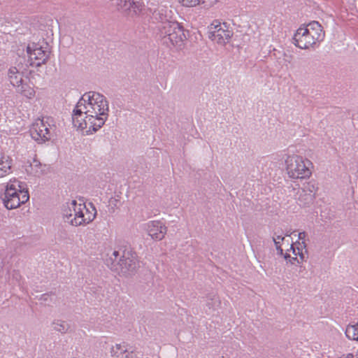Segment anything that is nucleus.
<instances>
[{
    "instance_id": "nucleus-1",
    "label": "nucleus",
    "mask_w": 358,
    "mask_h": 358,
    "mask_svg": "<svg viewBox=\"0 0 358 358\" xmlns=\"http://www.w3.org/2000/svg\"><path fill=\"white\" fill-rule=\"evenodd\" d=\"M109 104L103 94L90 91L85 93L77 102L73 113L72 122L75 127L87 132L96 131L108 117Z\"/></svg>"
},
{
    "instance_id": "nucleus-2",
    "label": "nucleus",
    "mask_w": 358,
    "mask_h": 358,
    "mask_svg": "<svg viewBox=\"0 0 358 358\" xmlns=\"http://www.w3.org/2000/svg\"><path fill=\"white\" fill-rule=\"evenodd\" d=\"M105 264L111 271L122 275L134 273L138 267L136 253L127 250L122 252L114 250L108 253Z\"/></svg>"
},
{
    "instance_id": "nucleus-3",
    "label": "nucleus",
    "mask_w": 358,
    "mask_h": 358,
    "mask_svg": "<svg viewBox=\"0 0 358 358\" xmlns=\"http://www.w3.org/2000/svg\"><path fill=\"white\" fill-rule=\"evenodd\" d=\"M162 43L168 48L182 49L186 40L184 29L178 22H164L158 26Z\"/></svg>"
},
{
    "instance_id": "nucleus-4",
    "label": "nucleus",
    "mask_w": 358,
    "mask_h": 358,
    "mask_svg": "<svg viewBox=\"0 0 358 358\" xmlns=\"http://www.w3.org/2000/svg\"><path fill=\"white\" fill-rule=\"evenodd\" d=\"M3 202L7 209L19 207L29 199L26 184L17 179L10 180L6 185Z\"/></svg>"
},
{
    "instance_id": "nucleus-5",
    "label": "nucleus",
    "mask_w": 358,
    "mask_h": 358,
    "mask_svg": "<svg viewBox=\"0 0 358 358\" xmlns=\"http://www.w3.org/2000/svg\"><path fill=\"white\" fill-rule=\"evenodd\" d=\"M310 161L296 155H288L285 159L286 170L292 178H306L311 175Z\"/></svg>"
},
{
    "instance_id": "nucleus-6",
    "label": "nucleus",
    "mask_w": 358,
    "mask_h": 358,
    "mask_svg": "<svg viewBox=\"0 0 358 358\" xmlns=\"http://www.w3.org/2000/svg\"><path fill=\"white\" fill-rule=\"evenodd\" d=\"M56 129L54 120L50 117L37 120L30 129L31 138L38 143L50 140Z\"/></svg>"
},
{
    "instance_id": "nucleus-7",
    "label": "nucleus",
    "mask_w": 358,
    "mask_h": 358,
    "mask_svg": "<svg viewBox=\"0 0 358 358\" xmlns=\"http://www.w3.org/2000/svg\"><path fill=\"white\" fill-rule=\"evenodd\" d=\"M82 210H85V203H78L76 200L66 202L62 208V216L64 222L72 226H80V217L83 215Z\"/></svg>"
},
{
    "instance_id": "nucleus-8",
    "label": "nucleus",
    "mask_w": 358,
    "mask_h": 358,
    "mask_svg": "<svg viewBox=\"0 0 358 358\" xmlns=\"http://www.w3.org/2000/svg\"><path fill=\"white\" fill-rule=\"evenodd\" d=\"M27 52L31 66H39L45 64L49 58L50 52L47 44L45 47H43L40 44L33 43L28 45Z\"/></svg>"
},
{
    "instance_id": "nucleus-9",
    "label": "nucleus",
    "mask_w": 358,
    "mask_h": 358,
    "mask_svg": "<svg viewBox=\"0 0 358 358\" xmlns=\"http://www.w3.org/2000/svg\"><path fill=\"white\" fill-rule=\"evenodd\" d=\"M232 36L233 32L227 29L224 23L222 25L220 23L216 24L213 23L209 27L208 38L219 45H226Z\"/></svg>"
},
{
    "instance_id": "nucleus-10",
    "label": "nucleus",
    "mask_w": 358,
    "mask_h": 358,
    "mask_svg": "<svg viewBox=\"0 0 358 358\" xmlns=\"http://www.w3.org/2000/svg\"><path fill=\"white\" fill-rule=\"evenodd\" d=\"M146 230L152 238L160 241L164 238L167 227L159 220H152L147 223Z\"/></svg>"
},
{
    "instance_id": "nucleus-11",
    "label": "nucleus",
    "mask_w": 358,
    "mask_h": 358,
    "mask_svg": "<svg viewBox=\"0 0 358 358\" xmlns=\"http://www.w3.org/2000/svg\"><path fill=\"white\" fill-rule=\"evenodd\" d=\"M303 27H299L295 33L293 41L294 44L301 49H308L313 47L316 42L310 37V34L303 33Z\"/></svg>"
},
{
    "instance_id": "nucleus-12",
    "label": "nucleus",
    "mask_w": 358,
    "mask_h": 358,
    "mask_svg": "<svg viewBox=\"0 0 358 358\" xmlns=\"http://www.w3.org/2000/svg\"><path fill=\"white\" fill-rule=\"evenodd\" d=\"M303 33L310 34L311 38L317 43L324 39V32L322 26L318 22L313 21L310 22L306 27H303Z\"/></svg>"
},
{
    "instance_id": "nucleus-13",
    "label": "nucleus",
    "mask_w": 358,
    "mask_h": 358,
    "mask_svg": "<svg viewBox=\"0 0 358 358\" xmlns=\"http://www.w3.org/2000/svg\"><path fill=\"white\" fill-rule=\"evenodd\" d=\"M83 215H80V220L81 225H86L92 222L96 217V210L94 206L90 203L88 206L85 204V210H82Z\"/></svg>"
},
{
    "instance_id": "nucleus-14",
    "label": "nucleus",
    "mask_w": 358,
    "mask_h": 358,
    "mask_svg": "<svg viewBox=\"0 0 358 358\" xmlns=\"http://www.w3.org/2000/svg\"><path fill=\"white\" fill-rule=\"evenodd\" d=\"M171 11L168 9L166 6H159L153 12V17L159 21L160 24H163L164 22H172L169 20L171 17Z\"/></svg>"
},
{
    "instance_id": "nucleus-15",
    "label": "nucleus",
    "mask_w": 358,
    "mask_h": 358,
    "mask_svg": "<svg viewBox=\"0 0 358 358\" xmlns=\"http://www.w3.org/2000/svg\"><path fill=\"white\" fill-rule=\"evenodd\" d=\"M111 355L115 358H132L133 352H129L127 345L122 344H116L111 349Z\"/></svg>"
},
{
    "instance_id": "nucleus-16",
    "label": "nucleus",
    "mask_w": 358,
    "mask_h": 358,
    "mask_svg": "<svg viewBox=\"0 0 358 358\" xmlns=\"http://www.w3.org/2000/svg\"><path fill=\"white\" fill-rule=\"evenodd\" d=\"M290 250H292V252L295 256L298 255L301 261L306 260L308 250L305 241H296V243H292L290 246Z\"/></svg>"
},
{
    "instance_id": "nucleus-17",
    "label": "nucleus",
    "mask_w": 358,
    "mask_h": 358,
    "mask_svg": "<svg viewBox=\"0 0 358 358\" xmlns=\"http://www.w3.org/2000/svg\"><path fill=\"white\" fill-rule=\"evenodd\" d=\"M45 165H43L38 160L34 159L33 162L26 168V171L34 176H40L45 173Z\"/></svg>"
},
{
    "instance_id": "nucleus-18",
    "label": "nucleus",
    "mask_w": 358,
    "mask_h": 358,
    "mask_svg": "<svg viewBox=\"0 0 358 358\" xmlns=\"http://www.w3.org/2000/svg\"><path fill=\"white\" fill-rule=\"evenodd\" d=\"M8 77L10 84L15 88L19 87L18 85L24 81L22 73L20 72L15 66L10 67L8 69Z\"/></svg>"
},
{
    "instance_id": "nucleus-19",
    "label": "nucleus",
    "mask_w": 358,
    "mask_h": 358,
    "mask_svg": "<svg viewBox=\"0 0 358 358\" xmlns=\"http://www.w3.org/2000/svg\"><path fill=\"white\" fill-rule=\"evenodd\" d=\"M16 87V90L18 93L27 99H32L35 96V90L34 87L30 85L25 83L24 81Z\"/></svg>"
},
{
    "instance_id": "nucleus-20",
    "label": "nucleus",
    "mask_w": 358,
    "mask_h": 358,
    "mask_svg": "<svg viewBox=\"0 0 358 358\" xmlns=\"http://www.w3.org/2000/svg\"><path fill=\"white\" fill-rule=\"evenodd\" d=\"M12 160L8 156H2L0 158V178L5 176L10 173Z\"/></svg>"
},
{
    "instance_id": "nucleus-21",
    "label": "nucleus",
    "mask_w": 358,
    "mask_h": 358,
    "mask_svg": "<svg viewBox=\"0 0 358 358\" xmlns=\"http://www.w3.org/2000/svg\"><path fill=\"white\" fill-rule=\"evenodd\" d=\"M314 194H313L312 191H309L308 192L305 190L302 189L299 192V201L300 202V205L306 206L312 203L314 200Z\"/></svg>"
},
{
    "instance_id": "nucleus-22",
    "label": "nucleus",
    "mask_w": 358,
    "mask_h": 358,
    "mask_svg": "<svg viewBox=\"0 0 358 358\" xmlns=\"http://www.w3.org/2000/svg\"><path fill=\"white\" fill-rule=\"evenodd\" d=\"M53 329L62 334H64L70 329V324L66 321L62 320H55L52 322Z\"/></svg>"
},
{
    "instance_id": "nucleus-23",
    "label": "nucleus",
    "mask_w": 358,
    "mask_h": 358,
    "mask_svg": "<svg viewBox=\"0 0 358 358\" xmlns=\"http://www.w3.org/2000/svg\"><path fill=\"white\" fill-rule=\"evenodd\" d=\"M345 335L349 339L358 341V323L348 325L345 329Z\"/></svg>"
},
{
    "instance_id": "nucleus-24",
    "label": "nucleus",
    "mask_w": 358,
    "mask_h": 358,
    "mask_svg": "<svg viewBox=\"0 0 358 358\" xmlns=\"http://www.w3.org/2000/svg\"><path fill=\"white\" fill-rule=\"evenodd\" d=\"M144 5L142 2L138 0H132L131 5L129 13L132 15H138L143 13L145 9Z\"/></svg>"
},
{
    "instance_id": "nucleus-25",
    "label": "nucleus",
    "mask_w": 358,
    "mask_h": 358,
    "mask_svg": "<svg viewBox=\"0 0 358 358\" xmlns=\"http://www.w3.org/2000/svg\"><path fill=\"white\" fill-rule=\"evenodd\" d=\"M221 304V301L217 295H213L209 296L208 301L206 303V306L208 307L210 310H216Z\"/></svg>"
},
{
    "instance_id": "nucleus-26",
    "label": "nucleus",
    "mask_w": 358,
    "mask_h": 358,
    "mask_svg": "<svg viewBox=\"0 0 358 358\" xmlns=\"http://www.w3.org/2000/svg\"><path fill=\"white\" fill-rule=\"evenodd\" d=\"M132 0H117V6L124 11H129Z\"/></svg>"
},
{
    "instance_id": "nucleus-27",
    "label": "nucleus",
    "mask_w": 358,
    "mask_h": 358,
    "mask_svg": "<svg viewBox=\"0 0 358 358\" xmlns=\"http://www.w3.org/2000/svg\"><path fill=\"white\" fill-rule=\"evenodd\" d=\"M180 2L184 6L193 7L201 3H203V0H180Z\"/></svg>"
},
{
    "instance_id": "nucleus-28",
    "label": "nucleus",
    "mask_w": 358,
    "mask_h": 358,
    "mask_svg": "<svg viewBox=\"0 0 358 358\" xmlns=\"http://www.w3.org/2000/svg\"><path fill=\"white\" fill-rule=\"evenodd\" d=\"M285 238L282 235H277V233H274V236L273 237V241L274 242L275 248H277V244L278 245H281L280 243L283 241Z\"/></svg>"
},
{
    "instance_id": "nucleus-29",
    "label": "nucleus",
    "mask_w": 358,
    "mask_h": 358,
    "mask_svg": "<svg viewBox=\"0 0 358 358\" xmlns=\"http://www.w3.org/2000/svg\"><path fill=\"white\" fill-rule=\"evenodd\" d=\"M306 236V234L305 231L299 233V235H298L299 240H301V241H304Z\"/></svg>"
},
{
    "instance_id": "nucleus-30",
    "label": "nucleus",
    "mask_w": 358,
    "mask_h": 358,
    "mask_svg": "<svg viewBox=\"0 0 358 358\" xmlns=\"http://www.w3.org/2000/svg\"><path fill=\"white\" fill-rule=\"evenodd\" d=\"M276 248V250H277V252H278V255H284L283 250L281 248V245H278L277 244V248Z\"/></svg>"
},
{
    "instance_id": "nucleus-31",
    "label": "nucleus",
    "mask_w": 358,
    "mask_h": 358,
    "mask_svg": "<svg viewBox=\"0 0 358 358\" xmlns=\"http://www.w3.org/2000/svg\"><path fill=\"white\" fill-rule=\"evenodd\" d=\"M283 257H284L285 259L287 260V261H289V259L291 258L290 255L288 254L287 252L285 253L283 255Z\"/></svg>"
},
{
    "instance_id": "nucleus-32",
    "label": "nucleus",
    "mask_w": 358,
    "mask_h": 358,
    "mask_svg": "<svg viewBox=\"0 0 358 358\" xmlns=\"http://www.w3.org/2000/svg\"><path fill=\"white\" fill-rule=\"evenodd\" d=\"M294 261H297V262H299V260L297 259V257H291L289 259V262L292 264H294Z\"/></svg>"
},
{
    "instance_id": "nucleus-33",
    "label": "nucleus",
    "mask_w": 358,
    "mask_h": 358,
    "mask_svg": "<svg viewBox=\"0 0 358 358\" xmlns=\"http://www.w3.org/2000/svg\"><path fill=\"white\" fill-rule=\"evenodd\" d=\"M345 358H355V356H354V354H352V353H349V354H348V355L345 357Z\"/></svg>"
},
{
    "instance_id": "nucleus-34",
    "label": "nucleus",
    "mask_w": 358,
    "mask_h": 358,
    "mask_svg": "<svg viewBox=\"0 0 358 358\" xmlns=\"http://www.w3.org/2000/svg\"><path fill=\"white\" fill-rule=\"evenodd\" d=\"M49 295L48 294H44L42 295L41 299L44 301H47V298Z\"/></svg>"
},
{
    "instance_id": "nucleus-35",
    "label": "nucleus",
    "mask_w": 358,
    "mask_h": 358,
    "mask_svg": "<svg viewBox=\"0 0 358 358\" xmlns=\"http://www.w3.org/2000/svg\"><path fill=\"white\" fill-rule=\"evenodd\" d=\"M355 358H358V350L356 352L355 355H354Z\"/></svg>"
},
{
    "instance_id": "nucleus-36",
    "label": "nucleus",
    "mask_w": 358,
    "mask_h": 358,
    "mask_svg": "<svg viewBox=\"0 0 358 358\" xmlns=\"http://www.w3.org/2000/svg\"><path fill=\"white\" fill-rule=\"evenodd\" d=\"M328 358H329V357H328Z\"/></svg>"
}]
</instances>
